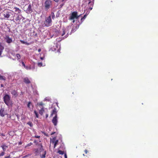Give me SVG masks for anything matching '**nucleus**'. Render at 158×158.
Instances as JSON below:
<instances>
[{"mask_svg":"<svg viewBox=\"0 0 158 158\" xmlns=\"http://www.w3.org/2000/svg\"><path fill=\"white\" fill-rule=\"evenodd\" d=\"M3 99L4 103L8 106H12L13 105V101L11 100L10 96L6 94L3 97Z\"/></svg>","mask_w":158,"mask_h":158,"instance_id":"1","label":"nucleus"},{"mask_svg":"<svg viewBox=\"0 0 158 158\" xmlns=\"http://www.w3.org/2000/svg\"><path fill=\"white\" fill-rule=\"evenodd\" d=\"M52 20L51 19V15L46 17L45 20L44 22V23L42 26L43 27H48L52 25Z\"/></svg>","mask_w":158,"mask_h":158,"instance_id":"2","label":"nucleus"},{"mask_svg":"<svg viewBox=\"0 0 158 158\" xmlns=\"http://www.w3.org/2000/svg\"><path fill=\"white\" fill-rule=\"evenodd\" d=\"M52 5V1L51 0H46L44 3V6L46 10H48Z\"/></svg>","mask_w":158,"mask_h":158,"instance_id":"3","label":"nucleus"},{"mask_svg":"<svg viewBox=\"0 0 158 158\" xmlns=\"http://www.w3.org/2000/svg\"><path fill=\"white\" fill-rule=\"evenodd\" d=\"M80 15H77V12L76 11L73 12L69 17V19L70 20H74V19H77L79 18Z\"/></svg>","mask_w":158,"mask_h":158,"instance_id":"4","label":"nucleus"},{"mask_svg":"<svg viewBox=\"0 0 158 158\" xmlns=\"http://www.w3.org/2000/svg\"><path fill=\"white\" fill-rule=\"evenodd\" d=\"M52 122L55 126H56L57 125L58 122L57 115H55V116L53 118L52 120Z\"/></svg>","mask_w":158,"mask_h":158,"instance_id":"5","label":"nucleus"},{"mask_svg":"<svg viewBox=\"0 0 158 158\" xmlns=\"http://www.w3.org/2000/svg\"><path fill=\"white\" fill-rule=\"evenodd\" d=\"M3 15L5 18L7 19L10 16V13L9 11H7L6 12H4L3 14Z\"/></svg>","mask_w":158,"mask_h":158,"instance_id":"6","label":"nucleus"},{"mask_svg":"<svg viewBox=\"0 0 158 158\" xmlns=\"http://www.w3.org/2000/svg\"><path fill=\"white\" fill-rule=\"evenodd\" d=\"M58 140L56 139V137H54L53 138L52 143L54 144V148H55L57 144H58Z\"/></svg>","mask_w":158,"mask_h":158,"instance_id":"7","label":"nucleus"},{"mask_svg":"<svg viewBox=\"0 0 158 158\" xmlns=\"http://www.w3.org/2000/svg\"><path fill=\"white\" fill-rule=\"evenodd\" d=\"M6 114L4 110V108H1L0 109V115L1 116L3 117Z\"/></svg>","mask_w":158,"mask_h":158,"instance_id":"8","label":"nucleus"},{"mask_svg":"<svg viewBox=\"0 0 158 158\" xmlns=\"http://www.w3.org/2000/svg\"><path fill=\"white\" fill-rule=\"evenodd\" d=\"M11 93L15 97H16L18 96V92L15 89H12V90L11 92Z\"/></svg>","mask_w":158,"mask_h":158,"instance_id":"9","label":"nucleus"},{"mask_svg":"<svg viewBox=\"0 0 158 158\" xmlns=\"http://www.w3.org/2000/svg\"><path fill=\"white\" fill-rule=\"evenodd\" d=\"M32 12V10L31 9V5L29 4L27 10V12L28 13H31Z\"/></svg>","mask_w":158,"mask_h":158,"instance_id":"10","label":"nucleus"},{"mask_svg":"<svg viewBox=\"0 0 158 158\" xmlns=\"http://www.w3.org/2000/svg\"><path fill=\"white\" fill-rule=\"evenodd\" d=\"M23 82L26 84H29L31 83V81L27 77L23 78Z\"/></svg>","mask_w":158,"mask_h":158,"instance_id":"11","label":"nucleus"},{"mask_svg":"<svg viewBox=\"0 0 158 158\" xmlns=\"http://www.w3.org/2000/svg\"><path fill=\"white\" fill-rule=\"evenodd\" d=\"M20 41L22 43L27 45L31 44V42L28 43L27 42L26 40H20Z\"/></svg>","mask_w":158,"mask_h":158,"instance_id":"12","label":"nucleus"},{"mask_svg":"<svg viewBox=\"0 0 158 158\" xmlns=\"http://www.w3.org/2000/svg\"><path fill=\"white\" fill-rule=\"evenodd\" d=\"M54 114L56 115H57V112L56 111V110L55 108H54L52 110V112L50 115V117H52L53 115Z\"/></svg>","mask_w":158,"mask_h":158,"instance_id":"13","label":"nucleus"},{"mask_svg":"<svg viewBox=\"0 0 158 158\" xmlns=\"http://www.w3.org/2000/svg\"><path fill=\"white\" fill-rule=\"evenodd\" d=\"M4 48L2 45V44L0 43V56L2 54V51L4 49Z\"/></svg>","mask_w":158,"mask_h":158,"instance_id":"14","label":"nucleus"},{"mask_svg":"<svg viewBox=\"0 0 158 158\" xmlns=\"http://www.w3.org/2000/svg\"><path fill=\"white\" fill-rule=\"evenodd\" d=\"M44 111V110L43 107L41 108V109L39 110V113L41 115H42Z\"/></svg>","mask_w":158,"mask_h":158,"instance_id":"15","label":"nucleus"},{"mask_svg":"<svg viewBox=\"0 0 158 158\" xmlns=\"http://www.w3.org/2000/svg\"><path fill=\"white\" fill-rule=\"evenodd\" d=\"M14 9H15V12H17L18 14H19L21 13V10L19 8L17 7H15Z\"/></svg>","mask_w":158,"mask_h":158,"instance_id":"16","label":"nucleus"},{"mask_svg":"<svg viewBox=\"0 0 158 158\" xmlns=\"http://www.w3.org/2000/svg\"><path fill=\"white\" fill-rule=\"evenodd\" d=\"M1 147L2 148L3 151L5 152L6 151V149L7 148L8 146L4 144L1 146Z\"/></svg>","mask_w":158,"mask_h":158,"instance_id":"17","label":"nucleus"},{"mask_svg":"<svg viewBox=\"0 0 158 158\" xmlns=\"http://www.w3.org/2000/svg\"><path fill=\"white\" fill-rule=\"evenodd\" d=\"M87 16V15L85 14L84 15V16L81 18V21L80 22V24H81L82 23V22L84 21V20L86 18Z\"/></svg>","mask_w":158,"mask_h":158,"instance_id":"18","label":"nucleus"},{"mask_svg":"<svg viewBox=\"0 0 158 158\" xmlns=\"http://www.w3.org/2000/svg\"><path fill=\"white\" fill-rule=\"evenodd\" d=\"M79 26H74L72 29V32H74L76 30L78 29L79 28Z\"/></svg>","mask_w":158,"mask_h":158,"instance_id":"19","label":"nucleus"},{"mask_svg":"<svg viewBox=\"0 0 158 158\" xmlns=\"http://www.w3.org/2000/svg\"><path fill=\"white\" fill-rule=\"evenodd\" d=\"M46 154V151H44V153L41 155H40V157L41 158H45V155Z\"/></svg>","mask_w":158,"mask_h":158,"instance_id":"20","label":"nucleus"},{"mask_svg":"<svg viewBox=\"0 0 158 158\" xmlns=\"http://www.w3.org/2000/svg\"><path fill=\"white\" fill-rule=\"evenodd\" d=\"M22 16L21 15L20 16L19 15H18L15 19L16 21H18L21 20L22 19Z\"/></svg>","mask_w":158,"mask_h":158,"instance_id":"21","label":"nucleus"},{"mask_svg":"<svg viewBox=\"0 0 158 158\" xmlns=\"http://www.w3.org/2000/svg\"><path fill=\"white\" fill-rule=\"evenodd\" d=\"M16 57L18 60H20L21 58V56L19 54H16Z\"/></svg>","mask_w":158,"mask_h":158,"instance_id":"22","label":"nucleus"},{"mask_svg":"<svg viewBox=\"0 0 158 158\" xmlns=\"http://www.w3.org/2000/svg\"><path fill=\"white\" fill-rule=\"evenodd\" d=\"M6 78L5 77L0 75V80H3L4 81H5V80H6Z\"/></svg>","mask_w":158,"mask_h":158,"instance_id":"23","label":"nucleus"},{"mask_svg":"<svg viewBox=\"0 0 158 158\" xmlns=\"http://www.w3.org/2000/svg\"><path fill=\"white\" fill-rule=\"evenodd\" d=\"M27 124L28 125H29V126H30L31 127H32L33 126V123H32L31 122V121H29V122H27Z\"/></svg>","mask_w":158,"mask_h":158,"instance_id":"24","label":"nucleus"},{"mask_svg":"<svg viewBox=\"0 0 158 158\" xmlns=\"http://www.w3.org/2000/svg\"><path fill=\"white\" fill-rule=\"evenodd\" d=\"M31 105L32 106V104L31 102H29L27 105L28 107L29 108H30V106Z\"/></svg>","mask_w":158,"mask_h":158,"instance_id":"25","label":"nucleus"},{"mask_svg":"<svg viewBox=\"0 0 158 158\" xmlns=\"http://www.w3.org/2000/svg\"><path fill=\"white\" fill-rule=\"evenodd\" d=\"M51 16H52V18L53 19H54L55 18V15L53 12L51 13V15H50Z\"/></svg>","mask_w":158,"mask_h":158,"instance_id":"26","label":"nucleus"},{"mask_svg":"<svg viewBox=\"0 0 158 158\" xmlns=\"http://www.w3.org/2000/svg\"><path fill=\"white\" fill-rule=\"evenodd\" d=\"M34 150L35 151V155H38V153L39 150L38 149H34Z\"/></svg>","mask_w":158,"mask_h":158,"instance_id":"27","label":"nucleus"},{"mask_svg":"<svg viewBox=\"0 0 158 158\" xmlns=\"http://www.w3.org/2000/svg\"><path fill=\"white\" fill-rule=\"evenodd\" d=\"M94 2H93L89 1V5L90 6H93V5L94 4Z\"/></svg>","mask_w":158,"mask_h":158,"instance_id":"28","label":"nucleus"},{"mask_svg":"<svg viewBox=\"0 0 158 158\" xmlns=\"http://www.w3.org/2000/svg\"><path fill=\"white\" fill-rule=\"evenodd\" d=\"M34 113L36 115V117L37 118H38L39 115L38 113L35 110L34 111Z\"/></svg>","mask_w":158,"mask_h":158,"instance_id":"29","label":"nucleus"},{"mask_svg":"<svg viewBox=\"0 0 158 158\" xmlns=\"http://www.w3.org/2000/svg\"><path fill=\"white\" fill-rule=\"evenodd\" d=\"M39 146H40V150L41 151L44 150V149L43 148V146L42 145V144H40L38 145Z\"/></svg>","mask_w":158,"mask_h":158,"instance_id":"30","label":"nucleus"},{"mask_svg":"<svg viewBox=\"0 0 158 158\" xmlns=\"http://www.w3.org/2000/svg\"><path fill=\"white\" fill-rule=\"evenodd\" d=\"M58 153H59L61 155H63L64 153V152L61 150H59L58 152Z\"/></svg>","mask_w":158,"mask_h":158,"instance_id":"31","label":"nucleus"},{"mask_svg":"<svg viewBox=\"0 0 158 158\" xmlns=\"http://www.w3.org/2000/svg\"><path fill=\"white\" fill-rule=\"evenodd\" d=\"M24 68L27 70L31 69V68L30 66H25V67H24Z\"/></svg>","mask_w":158,"mask_h":158,"instance_id":"32","label":"nucleus"},{"mask_svg":"<svg viewBox=\"0 0 158 158\" xmlns=\"http://www.w3.org/2000/svg\"><path fill=\"white\" fill-rule=\"evenodd\" d=\"M5 154V152L4 151H3L0 154V156H3Z\"/></svg>","mask_w":158,"mask_h":158,"instance_id":"33","label":"nucleus"},{"mask_svg":"<svg viewBox=\"0 0 158 158\" xmlns=\"http://www.w3.org/2000/svg\"><path fill=\"white\" fill-rule=\"evenodd\" d=\"M39 106H43L44 105V104L42 102H40L38 104Z\"/></svg>","mask_w":158,"mask_h":158,"instance_id":"34","label":"nucleus"},{"mask_svg":"<svg viewBox=\"0 0 158 158\" xmlns=\"http://www.w3.org/2000/svg\"><path fill=\"white\" fill-rule=\"evenodd\" d=\"M38 65L39 67H41L42 66V63L41 62L38 63Z\"/></svg>","mask_w":158,"mask_h":158,"instance_id":"35","label":"nucleus"},{"mask_svg":"<svg viewBox=\"0 0 158 158\" xmlns=\"http://www.w3.org/2000/svg\"><path fill=\"white\" fill-rule=\"evenodd\" d=\"M12 41V40H6V42L8 43H10Z\"/></svg>","mask_w":158,"mask_h":158,"instance_id":"36","label":"nucleus"},{"mask_svg":"<svg viewBox=\"0 0 158 158\" xmlns=\"http://www.w3.org/2000/svg\"><path fill=\"white\" fill-rule=\"evenodd\" d=\"M62 30L63 33L62 34V36H63L65 34V30L64 29H63Z\"/></svg>","mask_w":158,"mask_h":158,"instance_id":"37","label":"nucleus"},{"mask_svg":"<svg viewBox=\"0 0 158 158\" xmlns=\"http://www.w3.org/2000/svg\"><path fill=\"white\" fill-rule=\"evenodd\" d=\"M33 142L34 143L36 144V145H37L38 144V142L36 140H34Z\"/></svg>","mask_w":158,"mask_h":158,"instance_id":"38","label":"nucleus"},{"mask_svg":"<svg viewBox=\"0 0 158 158\" xmlns=\"http://www.w3.org/2000/svg\"><path fill=\"white\" fill-rule=\"evenodd\" d=\"M22 64L23 65L24 67H25L26 66L25 65V64L24 62L23 61H22Z\"/></svg>","mask_w":158,"mask_h":158,"instance_id":"39","label":"nucleus"},{"mask_svg":"<svg viewBox=\"0 0 158 158\" xmlns=\"http://www.w3.org/2000/svg\"><path fill=\"white\" fill-rule=\"evenodd\" d=\"M34 137L37 138H40V136L38 135H35L34 136Z\"/></svg>","mask_w":158,"mask_h":158,"instance_id":"40","label":"nucleus"},{"mask_svg":"<svg viewBox=\"0 0 158 158\" xmlns=\"http://www.w3.org/2000/svg\"><path fill=\"white\" fill-rule=\"evenodd\" d=\"M6 40H11V39L10 38H9V37L8 35H6Z\"/></svg>","mask_w":158,"mask_h":158,"instance_id":"41","label":"nucleus"},{"mask_svg":"<svg viewBox=\"0 0 158 158\" xmlns=\"http://www.w3.org/2000/svg\"><path fill=\"white\" fill-rule=\"evenodd\" d=\"M85 152L86 154H87L88 152V151L87 149H85Z\"/></svg>","mask_w":158,"mask_h":158,"instance_id":"42","label":"nucleus"},{"mask_svg":"<svg viewBox=\"0 0 158 158\" xmlns=\"http://www.w3.org/2000/svg\"><path fill=\"white\" fill-rule=\"evenodd\" d=\"M4 158H10V156L9 155L8 156H6L4 157Z\"/></svg>","mask_w":158,"mask_h":158,"instance_id":"43","label":"nucleus"},{"mask_svg":"<svg viewBox=\"0 0 158 158\" xmlns=\"http://www.w3.org/2000/svg\"><path fill=\"white\" fill-rule=\"evenodd\" d=\"M48 116V114H46V118H47Z\"/></svg>","mask_w":158,"mask_h":158,"instance_id":"44","label":"nucleus"},{"mask_svg":"<svg viewBox=\"0 0 158 158\" xmlns=\"http://www.w3.org/2000/svg\"><path fill=\"white\" fill-rule=\"evenodd\" d=\"M64 157L65 158H67V156L66 154H64Z\"/></svg>","mask_w":158,"mask_h":158,"instance_id":"45","label":"nucleus"},{"mask_svg":"<svg viewBox=\"0 0 158 158\" xmlns=\"http://www.w3.org/2000/svg\"><path fill=\"white\" fill-rule=\"evenodd\" d=\"M41 51V49L39 48V49H38V51L39 52H40Z\"/></svg>","mask_w":158,"mask_h":158,"instance_id":"46","label":"nucleus"},{"mask_svg":"<svg viewBox=\"0 0 158 158\" xmlns=\"http://www.w3.org/2000/svg\"><path fill=\"white\" fill-rule=\"evenodd\" d=\"M32 144V143H30V144H28V146H30Z\"/></svg>","mask_w":158,"mask_h":158,"instance_id":"47","label":"nucleus"},{"mask_svg":"<svg viewBox=\"0 0 158 158\" xmlns=\"http://www.w3.org/2000/svg\"><path fill=\"white\" fill-rule=\"evenodd\" d=\"M55 133V132H53L51 134V135H53Z\"/></svg>","mask_w":158,"mask_h":158,"instance_id":"48","label":"nucleus"},{"mask_svg":"<svg viewBox=\"0 0 158 158\" xmlns=\"http://www.w3.org/2000/svg\"><path fill=\"white\" fill-rule=\"evenodd\" d=\"M44 135L46 136H48V134L46 133H44Z\"/></svg>","mask_w":158,"mask_h":158,"instance_id":"49","label":"nucleus"},{"mask_svg":"<svg viewBox=\"0 0 158 158\" xmlns=\"http://www.w3.org/2000/svg\"><path fill=\"white\" fill-rule=\"evenodd\" d=\"M53 0L56 2H57L59 1V0Z\"/></svg>","mask_w":158,"mask_h":158,"instance_id":"50","label":"nucleus"},{"mask_svg":"<svg viewBox=\"0 0 158 158\" xmlns=\"http://www.w3.org/2000/svg\"><path fill=\"white\" fill-rule=\"evenodd\" d=\"M1 87H4V85L2 84L1 85Z\"/></svg>","mask_w":158,"mask_h":158,"instance_id":"51","label":"nucleus"},{"mask_svg":"<svg viewBox=\"0 0 158 158\" xmlns=\"http://www.w3.org/2000/svg\"><path fill=\"white\" fill-rule=\"evenodd\" d=\"M1 135H2V136H5V135L4 134H1Z\"/></svg>","mask_w":158,"mask_h":158,"instance_id":"52","label":"nucleus"},{"mask_svg":"<svg viewBox=\"0 0 158 158\" xmlns=\"http://www.w3.org/2000/svg\"><path fill=\"white\" fill-rule=\"evenodd\" d=\"M89 9H90V10H92V7H89Z\"/></svg>","mask_w":158,"mask_h":158,"instance_id":"53","label":"nucleus"},{"mask_svg":"<svg viewBox=\"0 0 158 158\" xmlns=\"http://www.w3.org/2000/svg\"><path fill=\"white\" fill-rule=\"evenodd\" d=\"M40 59H41V60H43V59H44V57H41L40 58Z\"/></svg>","mask_w":158,"mask_h":158,"instance_id":"54","label":"nucleus"},{"mask_svg":"<svg viewBox=\"0 0 158 158\" xmlns=\"http://www.w3.org/2000/svg\"><path fill=\"white\" fill-rule=\"evenodd\" d=\"M74 22H75L74 20H73V23H74Z\"/></svg>","mask_w":158,"mask_h":158,"instance_id":"55","label":"nucleus"},{"mask_svg":"<svg viewBox=\"0 0 158 158\" xmlns=\"http://www.w3.org/2000/svg\"><path fill=\"white\" fill-rule=\"evenodd\" d=\"M83 156H85V155L84 154H83Z\"/></svg>","mask_w":158,"mask_h":158,"instance_id":"56","label":"nucleus"},{"mask_svg":"<svg viewBox=\"0 0 158 158\" xmlns=\"http://www.w3.org/2000/svg\"><path fill=\"white\" fill-rule=\"evenodd\" d=\"M27 156H27H24V157H26V156Z\"/></svg>","mask_w":158,"mask_h":158,"instance_id":"57","label":"nucleus"},{"mask_svg":"<svg viewBox=\"0 0 158 158\" xmlns=\"http://www.w3.org/2000/svg\"><path fill=\"white\" fill-rule=\"evenodd\" d=\"M20 143L21 144V143H19V144H20Z\"/></svg>","mask_w":158,"mask_h":158,"instance_id":"58","label":"nucleus"},{"mask_svg":"<svg viewBox=\"0 0 158 158\" xmlns=\"http://www.w3.org/2000/svg\"><path fill=\"white\" fill-rule=\"evenodd\" d=\"M20 143L21 144V143H19V144H20Z\"/></svg>","mask_w":158,"mask_h":158,"instance_id":"59","label":"nucleus"},{"mask_svg":"<svg viewBox=\"0 0 158 158\" xmlns=\"http://www.w3.org/2000/svg\"><path fill=\"white\" fill-rule=\"evenodd\" d=\"M20 143L21 144V143H19V144H20Z\"/></svg>","mask_w":158,"mask_h":158,"instance_id":"60","label":"nucleus"}]
</instances>
